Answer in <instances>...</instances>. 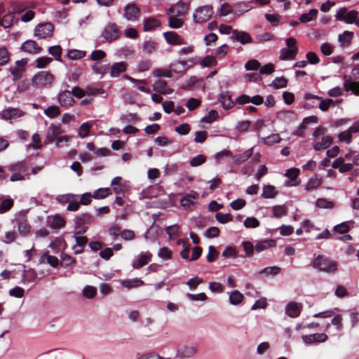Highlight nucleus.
<instances>
[{"label": "nucleus", "mask_w": 359, "mask_h": 359, "mask_svg": "<svg viewBox=\"0 0 359 359\" xmlns=\"http://www.w3.org/2000/svg\"><path fill=\"white\" fill-rule=\"evenodd\" d=\"M327 129L323 127H318L313 133L314 143L313 145L316 151H321L328 148L333 142V138L326 135Z\"/></svg>", "instance_id": "nucleus-1"}, {"label": "nucleus", "mask_w": 359, "mask_h": 359, "mask_svg": "<svg viewBox=\"0 0 359 359\" xmlns=\"http://www.w3.org/2000/svg\"><path fill=\"white\" fill-rule=\"evenodd\" d=\"M55 81V76L47 71H41L32 78V85L37 88H45L52 86Z\"/></svg>", "instance_id": "nucleus-2"}, {"label": "nucleus", "mask_w": 359, "mask_h": 359, "mask_svg": "<svg viewBox=\"0 0 359 359\" xmlns=\"http://www.w3.org/2000/svg\"><path fill=\"white\" fill-rule=\"evenodd\" d=\"M311 266L320 271L327 273H332L337 270V264L335 262L327 258H323L321 255H318L313 261Z\"/></svg>", "instance_id": "nucleus-3"}, {"label": "nucleus", "mask_w": 359, "mask_h": 359, "mask_svg": "<svg viewBox=\"0 0 359 359\" xmlns=\"http://www.w3.org/2000/svg\"><path fill=\"white\" fill-rule=\"evenodd\" d=\"M287 48H283L280 51V60H294L297 54V40L294 38H288L285 41Z\"/></svg>", "instance_id": "nucleus-4"}, {"label": "nucleus", "mask_w": 359, "mask_h": 359, "mask_svg": "<svg viewBox=\"0 0 359 359\" xmlns=\"http://www.w3.org/2000/svg\"><path fill=\"white\" fill-rule=\"evenodd\" d=\"M213 8L210 5L198 7L194 13V20L196 23L207 22L213 15Z\"/></svg>", "instance_id": "nucleus-5"}, {"label": "nucleus", "mask_w": 359, "mask_h": 359, "mask_svg": "<svg viewBox=\"0 0 359 359\" xmlns=\"http://www.w3.org/2000/svg\"><path fill=\"white\" fill-rule=\"evenodd\" d=\"M101 35L107 41L111 42L119 37L120 32L116 24L109 23L104 27Z\"/></svg>", "instance_id": "nucleus-6"}, {"label": "nucleus", "mask_w": 359, "mask_h": 359, "mask_svg": "<svg viewBox=\"0 0 359 359\" xmlns=\"http://www.w3.org/2000/svg\"><path fill=\"white\" fill-rule=\"evenodd\" d=\"M15 222L18 225V232L21 236H26L30 233L31 226L29 224L24 213L18 212L16 215Z\"/></svg>", "instance_id": "nucleus-7"}, {"label": "nucleus", "mask_w": 359, "mask_h": 359, "mask_svg": "<svg viewBox=\"0 0 359 359\" xmlns=\"http://www.w3.org/2000/svg\"><path fill=\"white\" fill-rule=\"evenodd\" d=\"M54 26L50 22L38 25L34 29V36L39 39H46L52 36Z\"/></svg>", "instance_id": "nucleus-8"}, {"label": "nucleus", "mask_w": 359, "mask_h": 359, "mask_svg": "<svg viewBox=\"0 0 359 359\" xmlns=\"http://www.w3.org/2000/svg\"><path fill=\"white\" fill-rule=\"evenodd\" d=\"M27 62L24 60H17L15 63L14 67H11L8 69V71L12 75L13 81H16L20 79L25 72V65Z\"/></svg>", "instance_id": "nucleus-9"}, {"label": "nucleus", "mask_w": 359, "mask_h": 359, "mask_svg": "<svg viewBox=\"0 0 359 359\" xmlns=\"http://www.w3.org/2000/svg\"><path fill=\"white\" fill-rule=\"evenodd\" d=\"M357 16V11L353 10L347 12L346 8H341L336 14V19L338 20H344L348 24H352L355 22Z\"/></svg>", "instance_id": "nucleus-10"}, {"label": "nucleus", "mask_w": 359, "mask_h": 359, "mask_svg": "<svg viewBox=\"0 0 359 359\" xmlns=\"http://www.w3.org/2000/svg\"><path fill=\"white\" fill-rule=\"evenodd\" d=\"M24 115V112L18 108H6L0 112L2 119L8 121L20 118Z\"/></svg>", "instance_id": "nucleus-11"}, {"label": "nucleus", "mask_w": 359, "mask_h": 359, "mask_svg": "<svg viewBox=\"0 0 359 359\" xmlns=\"http://www.w3.org/2000/svg\"><path fill=\"white\" fill-rule=\"evenodd\" d=\"M299 174V170L298 168H293L287 170L285 175L289 180L285 182V186L294 187L299 185L300 184V180L298 179Z\"/></svg>", "instance_id": "nucleus-12"}, {"label": "nucleus", "mask_w": 359, "mask_h": 359, "mask_svg": "<svg viewBox=\"0 0 359 359\" xmlns=\"http://www.w3.org/2000/svg\"><path fill=\"white\" fill-rule=\"evenodd\" d=\"M124 16L128 20L135 21L140 18V10L135 4H128L125 7Z\"/></svg>", "instance_id": "nucleus-13"}, {"label": "nucleus", "mask_w": 359, "mask_h": 359, "mask_svg": "<svg viewBox=\"0 0 359 359\" xmlns=\"http://www.w3.org/2000/svg\"><path fill=\"white\" fill-rule=\"evenodd\" d=\"M188 9L189 6L187 4L178 2L167 10V14L182 17L187 14Z\"/></svg>", "instance_id": "nucleus-14"}, {"label": "nucleus", "mask_w": 359, "mask_h": 359, "mask_svg": "<svg viewBox=\"0 0 359 359\" xmlns=\"http://www.w3.org/2000/svg\"><path fill=\"white\" fill-rule=\"evenodd\" d=\"M152 255L149 252H141L137 259H134L132 266L134 269H140L147 264L151 259Z\"/></svg>", "instance_id": "nucleus-15"}, {"label": "nucleus", "mask_w": 359, "mask_h": 359, "mask_svg": "<svg viewBox=\"0 0 359 359\" xmlns=\"http://www.w3.org/2000/svg\"><path fill=\"white\" fill-rule=\"evenodd\" d=\"M166 42L172 46L182 45L184 43L183 38L175 32L170 31L163 33Z\"/></svg>", "instance_id": "nucleus-16"}, {"label": "nucleus", "mask_w": 359, "mask_h": 359, "mask_svg": "<svg viewBox=\"0 0 359 359\" xmlns=\"http://www.w3.org/2000/svg\"><path fill=\"white\" fill-rule=\"evenodd\" d=\"M57 100L62 107L72 106L74 103L71 91L67 90H63L58 94Z\"/></svg>", "instance_id": "nucleus-17"}, {"label": "nucleus", "mask_w": 359, "mask_h": 359, "mask_svg": "<svg viewBox=\"0 0 359 359\" xmlns=\"http://www.w3.org/2000/svg\"><path fill=\"white\" fill-rule=\"evenodd\" d=\"M65 219L58 215L49 217L48 219V226L53 229H61L65 226Z\"/></svg>", "instance_id": "nucleus-18"}, {"label": "nucleus", "mask_w": 359, "mask_h": 359, "mask_svg": "<svg viewBox=\"0 0 359 359\" xmlns=\"http://www.w3.org/2000/svg\"><path fill=\"white\" fill-rule=\"evenodd\" d=\"M21 48L23 51L31 54H36L41 50V48L34 40L26 41L22 43Z\"/></svg>", "instance_id": "nucleus-19"}, {"label": "nucleus", "mask_w": 359, "mask_h": 359, "mask_svg": "<svg viewBox=\"0 0 359 359\" xmlns=\"http://www.w3.org/2000/svg\"><path fill=\"white\" fill-rule=\"evenodd\" d=\"M231 38L239 41L241 44H247L252 43L251 36L245 32L235 29L233 31Z\"/></svg>", "instance_id": "nucleus-20"}, {"label": "nucleus", "mask_w": 359, "mask_h": 359, "mask_svg": "<svg viewBox=\"0 0 359 359\" xmlns=\"http://www.w3.org/2000/svg\"><path fill=\"white\" fill-rule=\"evenodd\" d=\"M153 90L160 94H170L172 93V89L168 86V83L164 80H158L153 84Z\"/></svg>", "instance_id": "nucleus-21"}, {"label": "nucleus", "mask_w": 359, "mask_h": 359, "mask_svg": "<svg viewBox=\"0 0 359 359\" xmlns=\"http://www.w3.org/2000/svg\"><path fill=\"white\" fill-rule=\"evenodd\" d=\"M302 309V306L301 304L292 302L287 305L285 310L286 313L289 316L292 318H296L300 314Z\"/></svg>", "instance_id": "nucleus-22"}, {"label": "nucleus", "mask_w": 359, "mask_h": 359, "mask_svg": "<svg viewBox=\"0 0 359 359\" xmlns=\"http://www.w3.org/2000/svg\"><path fill=\"white\" fill-rule=\"evenodd\" d=\"M62 133L60 126L51 124L47 130L46 140L49 142H53Z\"/></svg>", "instance_id": "nucleus-23"}, {"label": "nucleus", "mask_w": 359, "mask_h": 359, "mask_svg": "<svg viewBox=\"0 0 359 359\" xmlns=\"http://www.w3.org/2000/svg\"><path fill=\"white\" fill-rule=\"evenodd\" d=\"M323 180L315 175L309 180L305 185V190L306 191L316 190L321 186Z\"/></svg>", "instance_id": "nucleus-24"}, {"label": "nucleus", "mask_w": 359, "mask_h": 359, "mask_svg": "<svg viewBox=\"0 0 359 359\" xmlns=\"http://www.w3.org/2000/svg\"><path fill=\"white\" fill-rule=\"evenodd\" d=\"M127 63L125 62H119L114 63L110 68V76L116 77L121 73L124 72L127 69Z\"/></svg>", "instance_id": "nucleus-25"}, {"label": "nucleus", "mask_w": 359, "mask_h": 359, "mask_svg": "<svg viewBox=\"0 0 359 359\" xmlns=\"http://www.w3.org/2000/svg\"><path fill=\"white\" fill-rule=\"evenodd\" d=\"M39 263H48L53 267H57L59 264V260L56 257L50 255L48 252H44L39 259Z\"/></svg>", "instance_id": "nucleus-26"}, {"label": "nucleus", "mask_w": 359, "mask_h": 359, "mask_svg": "<svg viewBox=\"0 0 359 359\" xmlns=\"http://www.w3.org/2000/svg\"><path fill=\"white\" fill-rule=\"evenodd\" d=\"M276 245V241L273 239H267L257 243L255 249L257 252H262Z\"/></svg>", "instance_id": "nucleus-27"}, {"label": "nucleus", "mask_w": 359, "mask_h": 359, "mask_svg": "<svg viewBox=\"0 0 359 359\" xmlns=\"http://www.w3.org/2000/svg\"><path fill=\"white\" fill-rule=\"evenodd\" d=\"M281 141V137L278 133H273L266 137H261L259 142L264 144L271 146Z\"/></svg>", "instance_id": "nucleus-28"}, {"label": "nucleus", "mask_w": 359, "mask_h": 359, "mask_svg": "<svg viewBox=\"0 0 359 359\" xmlns=\"http://www.w3.org/2000/svg\"><path fill=\"white\" fill-rule=\"evenodd\" d=\"M198 194L194 192V194H187L180 201V203L184 208H188L191 205L194 204L195 200L198 198Z\"/></svg>", "instance_id": "nucleus-29"}, {"label": "nucleus", "mask_w": 359, "mask_h": 359, "mask_svg": "<svg viewBox=\"0 0 359 359\" xmlns=\"http://www.w3.org/2000/svg\"><path fill=\"white\" fill-rule=\"evenodd\" d=\"M252 154L253 148L247 149L243 154L235 156L233 157V162L236 164H241L250 158Z\"/></svg>", "instance_id": "nucleus-30"}, {"label": "nucleus", "mask_w": 359, "mask_h": 359, "mask_svg": "<svg viewBox=\"0 0 359 359\" xmlns=\"http://www.w3.org/2000/svg\"><path fill=\"white\" fill-rule=\"evenodd\" d=\"M318 10L316 8L311 9L308 13H303L300 18L299 21L302 23H306L315 20L318 15Z\"/></svg>", "instance_id": "nucleus-31"}, {"label": "nucleus", "mask_w": 359, "mask_h": 359, "mask_svg": "<svg viewBox=\"0 0 359 359\" xmlns=\"http://www.w3.org/2000/svg\"><path fill=\"white\" fill-rule=\"evenodd\" d=\"M278 195V191L276 188L272 185H264L263 187V191L262 196L264 198H273Z\"/></svg>", "instance_id": "nucleus-32"}, {"label": "nucleus", "mask_w": 359, "mask_h": 359, "mask_svg": "<svg viewBox=\"0 0 359 359\" xmlns=\"http://www.w3.org/2000/svg\"><path fill=\"white\" fill-rule=\"evenodd\" d=\"M344 87L346 91L351 90L355 95H359V81H346L344 83Z\"/></svg>", "instance_id": "nucleus-33"}, {"label": "nucleus", "mask_w": 359, "mask_h": 359, "mask_svg": "<svg viewBox=\"0 0 359 359\" xmlns=\"http://www.w3.org/2000/svg\"><path fill=\"white\" fill-rule=\"evenodd\" d=\"M121 285L128 289L133 287H137L144 285L143 280L140 278H135L133 280H125L121 282Z\"/></svg>", "instance_id": "nucleus-34"}, {"label": "nucleus", "mask_w": 359, "mask_h": 359, "mask_svg": "<svg viewBox=\"0 0 359 359\" xmlns=\"http://www.w3.org/2000/svg\"><path fill=\"white\" fill-rule=\"evenodd\" d=\"M184 25V21L180 17L171 15L168 19V26L172 29H179Z\"/></svg>", "instance_id": "nucleus-35"}, {"label": "nucleus", "mask_w": 359, "mask_h": 359, "mask_svg": "<svg viewBox=\"0 0 359 359\" xmlns=\"http://www.w3.org/2000/svg\"><path fill=\"white\" fill-rule=\"evenodd\" d=\"M243 294L238 290H234L229 294V302L233 305L239 304L243 302Z\"/></svg>", "instance_id": "nucleus-36"}, {"label": "nucleus", "mask_w": 359, "mask_h": 359, "mask_svg": "<svg viewBox=\"0 0 359 359\" xmlns=\"http://www.w3.org/2000/svg\"><path fill=\"white\" fill-rule=\"evenodd\" d=\"M32 84V81L27 79H23L18 83L16 91L19 93H25L30 89Z\"/></svg>", "instance_id": "nucleus-37"}, {"label": "nucleus", "mask_w": 359, "mask_h": 359, "mask_svg": "<svg viewBox=\"0 0 359 359\" xmlns=\"http://www.w3.org/2000/svg\"><path fill=\"white\" fill-rule=\"evenodd\" d=\"M60 113L61 111L59 107L55 105L50 106L44 110V114L50 118L57 117Z\"/></svg>", "instance_id": "nucleus-38"}, {"label": "nucleus", "mask_w": 359, "mask_h": 359, "mask_svg": "<svg viewBox=\"0 0 359 359\" xmlns=\"http://www.w3.org/2000/svg\"><path fill=\"white\" fill-rule=\"evenodd\" d=\"M352 135L353 133L348 128L347 130L341 132L338 135V140L339 142H343L347 144H349L352 142Z\"/></svg>", "instance_id": "nucleus-39"}, {"label": "nucleus", "mask_w": 359, "mask_h": 359, "mask_svg": "<svg viewBox=\"0 0 359 359\" xmlns=\"http://www.w3.org/2000/svg\"><path fill=\"white\" fill-rule=\"evenodd\" d=\"M14 204V201L11 198L3 199L0 203V213H4L8 211Z\"/></svg>", "instance_id": "nucleus-40"}, {"label": "nucleus", "mask_w": 359, "mask_h": 359, "mask_svg": "<svg viewBox=\"0 0 359 359\" xmlns=\"http://www.w3.org/2000/svg\"><path fill=\"white\" fill-rule=\"evenodd\" d=\"M110 194H111V191L109 188H100L93 193V197L95 199H102Z\"/></svg>", "instance_id": "nucleus-41"}, {"label": "nucleus", "mask_w": 359, "mask_h": 359, "mask_svg": "<svg viewBox=\"0 0 359 359\" xmlns=\"http://www.w3.org/2000/svg\"><path fill=\"white\" fill-rule=\"evenodd\" d=\"M157 47V43L154 41H146L142 46V49L144 53L151 54L154 53Z\"/></svg>", "instance_id": "nucleus-42"}, {"label": "nucleus", "mask_w": 359, "mask_h": 359, "mask_svg": "<svg viewBox=\"0 0 359 359\" xmlns=\"http://www.w3.org/2000/svg\"><path fill=\"white\" fill-rule=\"evenodd\" d=\"M316 205L319 208L332 209L334 208V204L332 201H328L326 198H320L317 199Z\"/></svg>", "instance_id": "nucleus-43"}, {"label": "nucleus", "mask_w": 359, "mask_h": 359, "mask_svg": "<svg viewBox=\"0 0 359 359\" xmlns=\"http://www.w3.org/2000/svg\"><path fill=\"white\" fill-rule=\"evenodd\" d=\"M220 102L224 109H229L233 107L234 102L227 94H222L220 96Z\"/></svg>", "instance_id": "nucleus-44"}, {"label": "nucleus", "mask_w": 359, "mask_h": 359, "mask_svg": "<svg viewBox=\"0 0 359 359\" xmlns=\"http://www.w3.org/2000/svg\"><path fill=\"white\" fill-rule=\"evenodd\" d=\"M15 20V14L13 13L5 15L1 20V25L5 28L11 27Z\"/></svg>", "instance_id": "nucleus-45"}, {"label": "nucleus", "mask_w": 359, "mask_h": 359, "mask_svg": "<svg viewBox=\"0 0 359 359\" xmlns=\"http://www.w3.org/2000/svg\"><path fill=\"white\" fill-rule=\"evenodd\" d=\"M75 198H77V196L73 194H67L59 195L56 197L57 201L60 203H69L72 202V201H75Z\"/></svg>", "instance_id": "nucleus-46"}, {"label": "nucleus", "mask_w": 359, "mask_h": 359, "mask_svg": "<svg viewBox=\"0 0 359 359\" xmlns=\"http://www.w3.org/2000/svg\"><path fill=\"white\" fill-rule=\"evenodd\" d=\"M160 25L159 21L156 19L149 18L145 20L144 25V31H151L156 27H158Z\"/></svg>", "instance_id": "nucleus-47"}, {"label": "nucleus", "mask_w": 359, "mask_h": 359, "mask_svg": "<svg viewBox=\"0 0 359 359\" xmlns=\"http://www.w3.org/2000/svg\"><path fill=\"white\" fill-rule=\"evenodd\" d=\"M86 55V53L82 50L72 49L67 52V57L70 60H79L83 57Z\"/></svg>", "instance_id": "nucleus-48"}, {"label": "nucleus", "mask_w": 359, "mask_h": 359, "mask_svg": "<svg viewBox=\"0 0 359 359\" xmlns=\"http://www.w3.org/2000/svg\"><path fill=\"white\" fill-rule=\"evenodd\" d=\"M109 69V65L108 64L102 65L100 62H97L93 65V70L95 73L100 74H106Z\"/></svg>", "instance_id": "nucleus-49"}, {"label": "nucleus", "mask_w": 359, "mask_h": 359, "mask_svg": "<svg viewBox=\"0 0 359 359\" xmlns=\"http://www.w3.org/2000/svg\"><path fill=\"white\" fill-rule=\"evenodd\" d=\"M122 229L117 224H113L109 229V234L115 240L119 236H121Z\"/></svg>", "instance_id": "nucleus-50"}, {"label": "nucleus", "mask_w": 359, "mask_h": 359, "mask_svg": "<svg viewBox=\"0 0 359 359\" xmlns=\"http://www.w3.org/2000/svg\"><path fill=\"white\" fill-rule=\"evenodd\" d=\"M280 272V268L278 266H269L262 269L259 274H264L265 276H276Z\"/></svg>", "instance_id": "nucleus-51"}, {"label": "nucleus", "mask_w": 359, "mask_h": 359, "mask_svg": "<svg viewBox=\"0 0 359 359\" xmlns=\"http://www.w3.org/2000/svg\"><path fill=\"white\" fill-rule=\"evenodd\" d=\"M203 283V279L198 276H195L193 278L189 279L187 282V285L189 286V289L191 290H194L197 288V287Z\"/></svg>", "instance_id": "nucleus-52"}, {"label": "nucleus", "mask_w": 359, "mask_h": 359, "mask_svg": "<svg viewBox=\"0 0 359 359\" xmlns=\"http://www.w3.org/2000/svg\"><path fill=\"white\" fill-rule=\"evenodd\" d=\"M91 126L89 123L85 122L81 124L79 130V136L81 138L87 137L90 133Z\"/></svg>", "instance_id": "nucleus-53"}, {"label": "nucleus", "mask_w": 359, "mask_h": 359, "mask_svg": "<svg viewBox=\"0 0 359 359\" xmlns=\"http://www.w3.org/2000/svg\"><path fill=\"white\" fill-rule=\"evenodd\" d=\"M153 75L155 77H166V78H171L172 77V73L170 70L166 69H161L158 68L153 71Z\"/></svg>", "instance_id": "nucleus-54"}, {"label": "nucleus", "mask_w": 359, "mask_h": 359, "mask_svg": "<svg viewBox=\"0 0 359 359\" xmlns=\"http://www.w3.org/2000/svg\"><path fill=\"white\" fill-rule=\"evenodd\" d=\"M215 217L217 220L222 224H225L233 220V217L229 213L224 214L222 212H217L215 215Z\"/></svg>", "instance_id": "nucleus-55"}, {"label": "nucleus", "mask_w": 359, "mask_h": 359, "mask_svg": "<svg viewBox=\"0 0 359 359\" xmlns=\"http://www.w3.org/2000/svg\"><path fill=\"white\" fill-rule=\"evenodd\" d=\"M9 60V53L6 47H0V66L6 65Z\"/></svg>", "instance_id": "nucleus-56"}, {"label": "nucleus", "mask_w": 359, "mask_h": 359, "mask_svg": "<svg viewBox=\"0 0 359 359\" xmlns=\"http://www.w3.org/2000/svg\"><path fill=\"white\" fill-rule=\"evenodd\" d=\"M353 37V33L346 31L339 36V41L342 44H349Z\"/></svg>", "instance_id": "nucleus-57"}, {"label": "nucleus", "mask_w": 359, "mask_h": 359, "mask_svg": "<svg viewBox=\"0 0 359 359\" xmlns=\"http://www.w3.org/2000/svg\"><path fill=\"white\" fill-rule=\"evenodd\" d=\"M287 80L283 76L276 78L272 83V86L276 89L285 88L287 86Z\"/></svg>", "instance_id": "nucleus-58"}, {"label": "nucleus", "mask_w": 359, "mask_h": 359, "mask_svg": "<svg viewBox=\"0 0 359 359\" xmlns=\"http://www.w3.org/2000/svg\"><path fill=\"white\" fill-rule=\"evenodd\" d=\"M205 161H206V157L203 154H200V155H198L191 159L190 165L191 167L199 166V165L203 164L205 162Z\"/></svg>", "instance_id": "nucleus-59"}, {"label": "nucleus", "mask_w": 359, "mask_h": 359, "mask_svg": "<svg viewBox=\"0 0 359 359\" xmlns=\"http://www.w3.org/2000/svg\"><path fill=\"white\" fill-rule=\"evenodd\" d=\"M218 118V113L216 110L212 109L208 112V114L202 118V121L211 123Z\"/></svg>", "instance_id": "nucleus-60"}, {"label": "nucleus", "mask_w": 359, "mask_h": 359, "mask_svg": "<svg viewBox=\"0 0 359 359\" xmlns=\"http://www.w3.org/2000/svg\"><path fill=\"white\" fill-rule=\"evenodd\" d=\"M52 61L53 59L49 57H39L36 60V67L39 69L44 68Z\"/></svg>", "instance_id": "nucleus-61"}, {"label": "nucleus", "mask_w": 359, "mask_h": 359, "mask_svg": "<svg viewBox=\"0 0 359 359\" xmlns=\"http://www.w3.org/2000/svg\"><path fill=\"white\" fill-rule=\"evenodd\" d=\"M48 53L55 57V60H60L62 48L60 46H53L48 48Z\"/></svg>", "instance_id": "nucleus-62"}, {"label": "nucleus", "mask_w": 359, "mask_h": 359, "mask_svg": "<svg viewBox=\"0 0 359 359\" xmlns=\"http://www.w3.org/2000/svg\"><path fill=\"white\" fill-rule=\"evenodd\" d=\"M244 226L246 228H256L259 226V222L254 217H247L244 221Z\"/></svg>", "instance_id": "nucleus-63"}, {"label": "nucleus", "mask_w": 359, "mask_h": 359, "mask_svg": "<svg viewBox=\"0 0 359 359\" xmlns=\"http://www.w3.org/2000/svg\"><path fill=\"white\" fill-rule=\"evenodd\" d=\"M250 124H251V122L250 121H239L236 126V130L238 132V133H244V132H246L248 131V130L249 129L250 126Z\"/></svg>", "instance_id": "nucleus-64"}]
</instances>
